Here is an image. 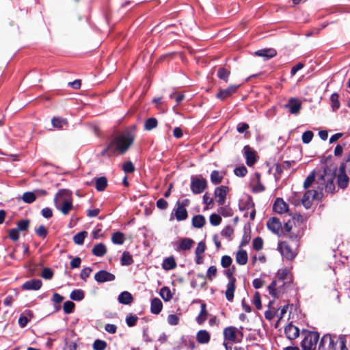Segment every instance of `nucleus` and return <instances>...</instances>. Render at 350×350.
Here are the masks:
<instances>
[{"instance_id": "obj_27", "label": "nucleus", "mask_w": 350, "mask_h": 350, "mask_svg": "<svg viewBox=\"0 0 350 350\" xmlns=\"http://www.w3.org/2000/svg\"><path fill=\"white\" fill-rule=\"evenodd\" d=\"M208 312L206 311V305L202 303L200 306V312L196 317V321L199 325L202 324L207 319Z\"/></svg>"}, {"instance_id": "obj_18", "label": "nucleus", "mask_w": 350, "mask_h": 350, "mask_svg": "<svg viewBox=\"0 0 350 350\" xmlns=\"http://www.w3.org/2000/svg\"><path fill=\"white\" fill-rule=\"evenodd\" d=\"M42 285V282L39 279L31 280L25 282L22 288L27 291H38L39 290Z\"/></svg>"}, {"instance_id": "obj_21", "label": "nucleus", "mask_w": 350, "mask_h": 350, "mask_svg": "<svg viewBox=\"0 0 350 350\" xmlns=\"http://www.w3.org/2000/svg\"><path fill=\"white\" fill-rule=\"evenodd\" d=\"M276 54V51L274 49H264L255 52L256 55L262 57L265 60L275 57Z\"/></svg>"}, {"instance_id": "obj_60", "label": "nucleus", "mask_w": 350, "mask_h": 350, "mask_svg": "<svg viewBox=\"0 0 350 350\" xmlns=\"http://www.w3.org/2000/svg\"><path fill=\"white\" fill-rule=\"evenodd\" d=\"M232 263V258L229 256H224L221 259V265L224 268L230 267Z\"/></svg>"}, {"instance_id": "obj_17", "label": "nucleus", "mask_w": 350, "mask_h": 350, "mask_svg": "<svg viewBox=\"0 0 350 350\" xmlns=\"http://www.w3.org/2000/svg\"><path fill=\"white\" fill-rule=\"evenodd\" d=\"M273 210L277 213L283 214L288 211V206L282 198H278L273 204Z\"/></svg>"}, {"instance_id": "obj_42", "label": "nucleus", "mask_w": 350, "mask_h": 350, "mask_svg": "<svg viewBox=\"0 0 350 350\" xmlns=\"http://www.w3.org/2000/svg\"><path fill=\"white\" fill-rule=\"evenodd\" d=\"M339 96L337 93H333L330 96L331 107L334 111L340 108Z\"/></svg>"}, {"instance_id": "obj_53", "label": "nucleus", "mask_w": 350, "mask_h": 350, "mask_svg": "<svg viewBox=\"0 0 350 350\" xmlns=\"http://www.w3.org/2000/svg\"><path fill=\"white\" fill-rule=\"evenodd\" d=\"M29 221L28 219H22L17 223V228L21 231H25L28 229Z\"/></svg>"}, {"instance_id": "obj_38", "label": "nucleus", "mask_w": 350, "mask_h": 350, "mask_svg": "<svg viewBox=\"0 0 350 350\" xmlns=\"http://www.w3.org/2000/svg\"><path fill=\"white\" fill-rule=\"evenodd\" d=\"M160 296L165 301L171 300L172 298V294L170 288L167 286L162 287L160 290Z\"/></svg>"}, {"instance_id": "obj_5", "label": "nucleus", "mask_w": 350, "mask_h": 350, "mask_svg": "<svg viewBox=\"0 0 350 350\" xmlns=\"http://www.w3.org/2000/svg\"><path fill=\"white\" fill-rule=\"evenodd\" d=\"M67 193L68 191L66 189H62L56 194L54 198L55 208L65 215H68L73 208L72 201L63 197V195L67 194Z\"/></svg>"}, {"instance_id": "obj_47", "label": "nucleus", "mask_w": 350, "mask_h": 350, "mask_svg": "<svg viewBox=\"0 0 350 350\" xmlns=\"http://www.w3.org/2000/svg\"><path fill=\"white\" fill-rule=\"evenodd\" d=\"M93 349L94 350H105L107 347V342L101 340H96L93 343Z\"/></svg>"}, {"instance_id": "obj_30", "label": "nucleus", "mask_w": 350, "mask_h": 350, "mask_svg": "<svg viewBox=\"0 0 350 350\" xmlns=\"http://www.w3.org/2000/svg\"><path fill=\"white\" fill-rule=\"evenodd\" d=\"M95 187L98 191H103L107 186V179L105 176L95 178Z\"/></svg>"}, {"instance_id": "obj_3", "label": "nucleus", "mask_w": 350, "mask_h": 350, "mask_svg": "<svg viewBox=\"0 0 350 350\" xmlns=\"http://www.w3.org/2000/svg\"><path fill=\"white\" fill-rule=\"evenodd\" d=\"M344 336L337 338L336 335L326 334L321 339L319 350H348Z\"/></svg>"}, {"instance_id": "obj_4", "label": "nucleus", "mask_w": 350, "mask_h": 350, "mask_svg": "<svg viewBox=\"0 0 350 350\" xmlns=\"http://www.w3.org/2000/svg\"><path fill=\"white\" fill-rule=\"evenodd\" d=\"M134 139L133 131H125L113 139L111 142V147H113L115 153L124 154L133 143Z\"/></svg>"}, {"instance_id": "obj_14", "label": "nucleus", "mask_w": 350, "mask_h": 350, "mask_svg": "<svg viewBox=\"0 0 350 350\" xmlns=\"http://www.w3.org/2000/svg\"><path fill=\"white\" fill-rule=\"evenodd\" d=\"M292 114H298L301 108V103L296 98H291L288 103L284 105Z\"/></svg>"}, {"instance_id": "obj_34", "label": "nucleus", "mask_w": 350, "mask_h": 350, "mask_svg": "<svg viewBox=\"0 0 350 350\" xmlns=\"http://www.w3.org/2000/svg\"><path fill=\"white\" fill-rule=\"evenodd\" d=\"M125 241V236L121 232H116L111 235V241L116 245H122Z\"/></svg>"}, {"instance_id": "obj_56", "label": "nucleus", "mask_w": 350, "mask_h": 350, "mask_svg": "<svg viewBox=\"0 0 350 350\" xmlns=\"http://www.w3.org/2000/svg\"><path fill=\"white\" fill-rule=\"evenodd\" d=\"M252 303L255 306L256 309H258V310L261 309V308H262L261 300H260V294L258 292L255 293L254 297H253Z\"/></svg>"}, {"instance_id": "obj_62", "label": "nucleus", "mask_w": 350, "mask_h": 350, "mask_svg": "<svg viewBox=\"0 0 350 350\" xmlns=\"http://www.w3.org/2000/svg\"><path fill=\"white\" fill-rule=\"evenodd\" d=\"M36 232L38 236L45 238L47 235V230L43 225H40L36 230Z\"/></svg>"}, {"instance_id": "obj_15", "label": "nucleus", "mask_w": 350, "mask_h": 350, "mask_svg": "<svg viewBox=\"0 0 350 350\" xmlns=\"http://www.w3.org/2000/svg\"><path fill=\"white\" fill-rule=\"evenodd\" d=\"M174 215L178 221H180L185 220L187 218L188 213L186 208L175 204L170 215V220L172 219Z\"/></svg>"}, {"instance_id": "obj_24", "label": "nucleus", "mask_w": 350, "mask_h": 350, "mask_svg": "<svg viewBox=\"0 0 350 350\" xmlns=\"http://www.w3.org/2000/svg\"><path fill=\"white\" fill-rule=\"evenodd\" d=\"M118 301L120 304L129 305L133 302V297L129 292L123 291L118 295Z\"/></svg>"}, {"instance_id": "obj_44", "label": "nucleus", "mask_w": 350, "mask_h": 350, "mask_svg": "<svg viewBox=\"0 0 350 350\" xmlns=\"http://www.w3.org/2000/svg\"><path fill=\"white\" fill-rule=\"evenodd\" d=\"M223 179V176L217 170H213L211 174V181L214 185L219 184Z\"/></svg>"}, {"instance_id": "obj_2", "label": "nucleus", "mask_w": 350, "mask_h": 350, "mask_svg": "<svg viewBox=\"0 0 350 350\" xmlns=\"http://www.w3.org/2000/svg\"><path fill=\"white\" fill-rule=\"evenodd\" d=\"M292 282L291 274L287 269H283L278 273V278L273 280L268 286L269 293L274 298L280 297V294L284 293L285 288Z\"/></svg>"}, {"instance_id": "obj_9", "label": "nucleus", "mask_w": 350, "mask_h": 350, "mask_svg": "<svg viewBox=\"0 0 350 350\" xmlns=\"http://www.w3.org/2000/svg\"><path fill=\"white\" fill-rule=\"evenodd\" d=\"M243 157L247 166H253L257 161V152L249 146H245L243 149Z\"/></svg>"}, {"instance_id": "obj_31", "label": "nucleus", "mask_w": 350, "mask_h": 350, "mask_svg": "<svg viewBox=\"0 0 350 350\" xmlns=\"http://www.w3.org/2000/svg\"><path fill=\"white\" fill-rule=\"evenodd\" d=\"M349 183V178L345 173V171L343 172L339 171V174L338 176V185L339 187L342 189H345L348 186Z\"/></svg>"}, {"instance_id": "obj_10", "label": "nucleus", "mask_w": 350, "mask_h": 350, "mask_svg": "<svg viewBox=\"0 0 350 350\" xmlns=\"http://www.w3.org/2000/svg\"><path fill=\"white\" fill-rule=\"evenodd\" d=\"M194 243V241L190 238H183L173 243V245L174 246L175 250L176 252H180L182 251L189 250L193 247Z\"/></svg>"}, {"instance_id": "obj_20", "label": "nucleus", "mask_w": 350, "mask_h": 350, "mask_svg": "<svg viewBox=\"0 0 350 350\" xmlns=\"http://www.w3.org/2000/svg\"><path fill=\"white\" fill-rule=\"evenodd\" d=\"M237 329L235 327L230 326L224 329V336L225 340H230L232 342H237L236 334Z\"/></svg>"}, {"instance_id": "obj_16", "label": "nucleus", "mask_w": 350, "mask_h": 350, "mask_svg": "<svg viewBox=\"0 0 350 350\" xmlns=\"http://www.w3.org/2000/svg\"><path fill=\"white\" fill-rule=\"evenodd\" d=\"M228 188L226 186H220L215 189V196L218 204L222 205L225 203Z\"/></svg>"}, {"instance_id": "obj_1", "label": "nucleus", "mask_w": 350, "mask_h": 350, "mask_svg": "<svg viewBox=\"0 0 350 350\" xmlns=\"http://www.w3.org/2000/svg\"><path fill=\"white\" fill-rule=\"evenodd\" d=\"M336 174L330 169H324L317 180V190L306 191L301 199L302 205L307 209L310 208L314 199H319L321 197L322 191L333 194L335 192L336 187L334 180Z\"/></svg>"}, {"instance_id": "obj_54", "label": "nucleus", "mask_w": 350, "mask_h": 350, "mask_svg": "<svg viewBox=\"0 0 350 350\" xmlns=\"http://www.w3.org/2000/svg\"><path fill=\"white\" fill-rule=\"evenodd\" d=\"M209 219L211 224L214 226L219 225L221 221V217L215 213L211 215Z\"/></svg>"}, {"instance_id": "obj_25", "label": "nucleus", "mask_w": 350, "mask_h": 350, "mask_svg": "<svg viewBox=\"0 0 350 350\" xmlns=\"http://www.w3.org/2000/svg\"><path fill=\"white\" fill-rule=\"evenodd\" d=\"M210 334L206 330H200L196 334V340L200 344H206L210 341Z\"/></svg>"}, {"instance_id": "obj_6", "label": "nucleus", "mask_w": 350, "mask_h": 350, "mask_svg": "<svg viewBox=\"0 0 350 350\" xmlns=\"http://www.w3.org/2000/svg\"><path fill=\"white\" fill-rule=\"evenodd\" d=\"M292 244L288 241H282L278 244V249L282 256L287 260H293L297 255V241H292Z\"/></svg>"}, {"instance_id": "obj_37", "label": "nucleus", "mask_w": 350, "mask_h": 350, "mask_svg": "<svg viewBox=\"0 0 350 350\" xmlns=\"http://www.w3.org/2000/svg\"><path fill=\"white\" fill-rule=\"evenodd\" d=\"M84 297V292L81 289L73 290L70 295V299L74 301H81L83 299Z\"/></svg>"}, {"instance_id": "obj_59", "label": "nucleus", "mask_w": 350, "mask_h": 350, "mask_svg": "<svg viewBox=\"0 0 350 350\" xmlns=\"http://www.w3.org/2000/svg\"><path fill=\"white\" fill-rule=\"evenodd\" d=\"M41 275L46 280H50L53 278V272L51 269L45 267L42 270Z\"/></svg>"}, {"instance_id": "obj_41", "label": "nucleus", "mask_w": 350, "mask_h": 350, "mask_svg": "<svg viewBox=\"0 0 350 350\" xmlns=\"http://www.w3.org/2000/svg\"><path fill=\"white\" fill-rule=\"evenodd\" d=\"M255 176L257 180V183L256 185H254L252 188V191L254 193H260L262 192L265 190V187L263 186V185L260 183V175L259 173L256 172L255 174Z\"/></svg>"}, {"instance_id": "obj_49", "label": "nucleus", "mask_w": 350, "mask_h": 350, "mask_svg": "<svg viewBox=\"0 0 350 350\" xmlns=\"http://www.w3.org/2000/svg\"><path fill=\"white\" fill-rule=\"evenodd\" d=\"M314 134L311 131H305L301 136V139L304 144H308L310 143L312 138H313Z\"/></svg>"}, {"instance_id": "obj_11", "label": "nucleus", "mask_w": 350, "mask_h": 350, "mask_svg": "<svg viewBox=\"0 0 350 350\" xmlns=\"http://www.w3.org/2000/svg\"><path fill=\"white\" fill-rule=\"evenodd\" d=\"M239 87V85H231L226 89H220L218 93L216 94V98L221 100L230 98L237 92Z\"/></svg>"}, {"instance_id": "obj_61", "label": "nucleus", "mask_w": 350, "mask_h": 350, "mask_svg": "<svg viewBox=\"0 0 350 350\" xmlns=\"http://www.w3.org/2000/svg\"><path fill=\"white\" fill-rule=\"evenodd\" d=\"M167 323L170 325H176L179 323V318L176 314H170L167 317Z\"/></svg>"}, {"instance_id": "obj_52", "label": "nucleus", "mask_w": 350, "mask_h": 350, "mask_svg": "<svg viewBox=\"0 0 350 350\" xmlns=\"http://www.w3.org/2000/svg\"><path fill=\"white\" fill-rule=\"evenodd\" d=\"M234 173L237 176L244 177L247 173V170L244 165H242L236 167L234 170Z\"/></svg>"}, {"instance_id": "obj_39", "label": "nucleus", "mask_w": 350, "mask_h": 350, "mask_svg": "<svg viewBox=\"0 0 350 350\" xmlns=\"http://www.w3.org/2000/svg\"><path fill=\"white\" fill-rule=\"evenodd\" d=\"M158 122L155 118H148L144 123V129L151 131L157 126Z\"/></svg>"}, {"instance_id": "obj_22", "label": "nucleus", "mask_w": 350, "mask_h": 350, "mask_svg": "<svg viewBox=\"0 0 350 350\" xmlns=\"http://www.w3.org/2000/svg\"><path fill=\"white\" fill-rule=\"evenodd\" d=\"M235 290V278L230 279L226 291V297L228 301H232L234 298V293Z\"/></svg>"}, {"instance_id": "obj_28", "label": "nucleus", "mask_w": 350, "mask_h": 350, "mask_svg": "<svg viewBox=\"0 0 350 350\" xmlns=\"http://www.w3.org/2000/svg\"><path fill=\"white\" fill-rule=\"evenodd\" d=\"M176 267V262L173 256L166 258L163 260L162 267L166 271L174 269Z\"/></svg>"}, {"instance_id": "obj_64", "label": "nucleus", "mask_w": 350, "mask_h": 350, "mask_svg": "<svg viewBox=\"0 0 350 350\" xmlns=\"http://www.w3.org/2000/svg\"><path fill=\"white\" fill-rule=\"evenodd\" d=\"M92 271V270L91 267H85L83 269L80 274L81 278L83 280L86 281L87 278L90 276Z\"/></svg>"}, {"instance_id": "obj_26", "label": "nucleus", "mask_w": 350, "mask_h": 350, "mask_svg": "<svg viewBox=\"0 0 350 350\" xmlns=\"http://www.w3.org/2000/svg\"><path fill=\"white\" fill-rule=\"evenodd\" d=\"M92 252L96 256L102 257L107 253V247L103 243H100L94 246Z\"/></svg>"}, {"instance_id": "obj_48", "label": "nucleus", "mask_w": 350, "mask_h": 350, "mask_svg": "<svg viewBox=\"0 0 350 350\" xmlns=\"http://www.w3.org/2000/svg\"><path fill=\"white\" fill-rule=\"evenodd\" d=\"M75 304L71 301H66L63 306L64 311L66 314H70L73 312L75 308Z\"/></svg>"}, {"instance_id": "obj_46", "label": "nucleus", "mask_w": 350, "mask_h": 350, "mask_svg": "<svg viewBox=\"0 0 350 350\" xmlns=\"http://www.w3.org/2000/svg\"><path fill=\"white\" fill-rule=\"evenodd\" d=\"M315 180V172L313 171L311 172L306 178L304 183V187L305 189H308L311 186V185L314 183Z\"/></svg>"}, {"instance_id": "obj_36", "label": "nucleus", "mask_w": 350, "mask_h": 350, "mask_svg": "<svg viewBox=\"0 0 350 350\" xmlns=\"http://www.w3.org/2000/svg\"><path fill=\"white\" fill-rule=\"evenodd\" d=\"M120 261L121 265L123 266L131 265L133 262L132 256L130 254L129 252L126 251L122 253Z\"/></svg>"}, {"instance_id": "obj_45", "label": "nucleus", "mask_w": 350, "mask_h": 350, "mask_svg": "<svg viewBox=\"0 0 350 350\" xmlns=\"http://www.w3.org/2000/svg\"><path fill=\"white\" fill-rule=\"evenodd\" d=\"M36 199V196L34 192H25L23 193L22 197L23 202L28 204L33 202Z\"/></svg>"}, {"instance_id": "obj_12", "label": "nucleus", "mask_w": 350, "mask_h": 350, "mask_svg": "<svg viewBox=\"0 0 350 350\" xmlns=\"http://www.w3.org/2000/svg\"><path fill=\"white\" fill-rule=\"evenodd\" d=\"M267 226L269 230L275 234H280L282 232V224L279 219L273 217L267 222Z\"/></svg>"}, {"instance_id": "obj_57", "label": "nucleus", "mask_w": 350, "mask_h": 350, "mask_svg": "<svg viewBox=\"0 0 350 350\" xmlns=\"http://www.w3.org/2000/svg\"><path fill=\"white\" fill-rule=\"evenodd\" d=\"M122 169L126 173H132L135 170V167L131 161H127L123 164Z\"/></svg>"}, {"instance_id": "obj_35", "label": "nucleus", "mask_w": 350, "mask_h": 350, "mask_svg": "<svg viewBox=\"0 0 350 350\" xmlns=\"http://www.w3.org/2000/svg\"><path fill=\"white\" fill-rule=\"evenodd\" d=\"M53 126L57 129H62L64 126L68 124L66 119L62 118H53L51 120Z\"/></svg>"}, {"instance_id": "obj_58", "label": "nucleus", "mask_w": 350, "mask_h": 350, "mask_svg": "<svg viewBox=\"0 0 350 350\" xmlns=\"http://www.w3.org/2000/svg\"><path fill=\"white\" fill-rule=\"evenodd\" d=\"M9 237L14 241H18L19 239V230L16 228H12L9 230Z\"/></svg>"}, {"instance_id": "obj_40", "label": "nucleus", "mask_w": 350, "mask_h": 350, "mask_svg": "<svg viewBox=\"0 0 350 350\" xmlns=\"http://www.w3.org/2000/svg\"><path fill=\"white\" fill-rule=\"evenodd\" d=\"M87 236L88 232L86 231H81L73 237V241L77 245H82Z\"/></svg>"}, {"instance_id": "obj_51", "label": "nucleus", "mask_w": 350, "mask_h": 350, "mask_svg": "<svg viewBox=\"0 0 350 350\" xmlns=\"http://www.w3.org/2000/svg\"><path fill=\"white\" fill-rule=\"evenodd\" d=\"M217 275V268L215 266H211L208 267L206 271V277L210 280L212 281L214 278H215Z\"/></svg>"}, {"instance_id": "obj_63", "label": "nucleus", "mask_w": 350, "mask_h": 350, "mask_svg": "<svg viewBox=\"0 0 350 350\" xmlns=\"http://www.w3.org/2000/svg\"><path fill=\"white\" fill-rule=\"evenodd\" d=\"M233 234V229L231 226H226L221 232V234L223 237H226L227 238H230Z\"/></svg>"}, {"instance_id": "obj_50", "label": "nucleus", "mask_w": 350, "mask_h": 350, "mask_svg": "<svg viewBox=\"0 0 350 350\" xmlns=\"http://www.w3.org/2000/svg\"><path fill=\"white\" fill-rule=\"evenodd\" d=\"M137 319L135 314H130L126 317V323L129 327H133L136 324Z\"/></svg>"}, {"instance_id": "obj_8", "label": "nucleus", "mask_w": 350, "mask_h": 350, "mask_svg": "<svg viewBox=\"0 0 350 350\" xmlns=\"http://www.w3.org/2000/svg\"><path fill=\"white\" fill-rule=\"evenodd\" d=\"M207 187V181L203 178H197L193 176L191 178V190L193 194L202 193Z\"/></svg>"}, {"instance_id": "obj_32", "label": "nucleus", "mask_w": 350, "mask_h": 350, "mask_svg": "<svg viewBox=\"0 0 350 350\" xmlns=\"http://www.w3.org/2000/svg\"><path fill=\"white\" fill-rule=\"evenodd\" d=\"M206 223L205 217L202 215H195L192 218V225L194 228H201Z\"/></svg>"}, {"instance_id": "obj_7", "label": "nucleus", "mask_w": 350, "mask_h": 350, "mask_svg": "<svg viewBox=\"0 0 350 350\" xmlns=\"http://www.w3.org/2000/svg\"><path fill=\"white\" fill-rule=\"evenodd\" d=\"M319 339V334L317 332L308 331L305 334L304 338L301 341L303 350H316L317 345Z\"/></svg>"}, {"instance_id": "obj_33", "label": "nucleus", "mask_w": 350, "mask_h": 350, "mask_svg": "<svg viewBox=\"0 0 350 350\" xmlns=\"http://www.w3.org/2000/svg\"><path fill=\"white\" fill-rule=\"evenodd\" d=\"M247 253L245 250H239L236 255V261L240 265H244L247 262Z\"/></svg>"}, {"instance_id": "obj_29", "label": "nucleus", "mask_w": 350, "mask_h": 350, "mask_svg": "<svg viewBox=\"0 0 350 350\" xmlns=\"http://www.w3.org/2000/svg\"><path fill=\"white\" fill-rule=\"evenodd\" d=\"M30 317L32 316V312L30 310H26L23 314H21L18 319V325L21 328H24L30 321Z\"/></svg>"}, {"instance_id": "obj_55", "label": "nucleus", "mask_w": 350, "mask_h": 350, "mask_svg": "<svg viewBox=\"0 0 350 350\" xmlns=\"http://www.w3.org/2000/svg\"><path fill=\"white\" fill-rule=\"evenodd\" d=\"M253 247L254 250L259 251L262 248L263 241L261 237H256L253 240Z\"/></svg>"}, {"instance_id": "obj_43", "label": "nucleus", "mask_w": 350, "mask_h": 350, "mask_svg": "<svg viewBox=\"0 0 350 350\" xmlns=\"http://www.w3.org/2000/svg\"><path fill=\"white\" fill-rule=\"evenodd\" d=\"M230 75V72L225 68H219L217 70V77L226 83L228 82Z\"/></svg>"}, {"instance_id": "obj_23", "label": "nucleus", "mask_w": 350, "mask_h": 350, "mask_svg": "<svg viewBox=\"0 0 350 350\" xmlns=\"http://www.w3.org/2000/svg\"><path fill=\"white\" fill-rule=\"evenodd\" d=\"M163 308V304L161 301L157 298H153L150 303V312L154 314H158L161 312Z\"/></svg>"}, {"instance_id": "obj_13", "label": "nucleus", "mask_w": 350, "mask_h": 350, "mask_svg": "<svg viewBox=\"0 0 350 350\" xmlns=\"http://www.w3.org/2000/svg\"><path fill=\"white\" fill-rule=\"evenodd\" d=\"M115 278L116 277L113 273H111L105 270H100L98 271L94 275L95 280L98 283L111 282L113 281Z\"/></svg>"}, {"instance_id": "obj_19", "label": "nucleus", "mask_w": 350, "mask_h": 350, "mask_svg": "<svg viewBox=\"0 0 350 350\" xmlns=\"http://www.w3.org/2000/svg\"><path fill=\"white\" fill-rule=\"evenodd\" d=\"M284 332L286 337L292 340L297 338L299 335V329L297 327L292 325L291 323L288 324L284 329Z\"/></svg>"}]
</instances>
